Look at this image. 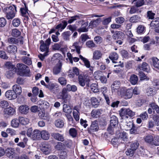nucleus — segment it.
I'll list each match as a JSON object with an SVG mask.
<instances>
[{
  "label": "nucleus",
  "instance_id": "f257e3e1",
  "mask_svg": "<svg viewBox=\"0 0 159 159\" xmlns=\"http://www.w3.org/2000/svg\"><path fill=\"white\" fill-rule=\"evenodd\" d=\"M3 11L6 14V17L7 19H12L15 15L16 12V7L15 5L7 7L4 8Z\"/></svg>",
  "mask_w": 159,
  "mask_h": 159
},
{
  "label": "nucleus",
  "instance_id": "f03ea898",
  "mask_svg": "<svg viewBox=\"0 0 159 159\" xmlns=\"http://www.w3.org/2000/svg\"><path fill=\"white\" fill-rule=\"evenodd\" d=\"M5 66L8 69L6 74L7 77L11 78L13 77L16 72V68L14 65H13L10 62H7L5 64Z\"/></svg>",
  "mask_w": 159,
  "mask_h": 159
},
{
  "label": "nucleus",
  "instance_id": "7ed1b4c3",
  "mask_svg": "<svg viewBox=\"0 0 159 159\" xmlns=\"http://www.w3.org/2000/svg\"><path fill=\"white\" fill-rule=\"evenodd\" d=\"M120 95L125 99H128L131 98L133 96L132 89H127L125 88H121L118 91Z\"/></svg>",
  "mask_w": 159,
  "mask_h": 159
},
{
  "label": "nucleus",
  "instance_id": "20e7f679",
  "mask_svg": "<svg viewBox=\"0 0 159 159\" xmlns=\"http://www.w3.org/2000/svg\"><path fill=\"white\" fill-rule=\"evenodd\" d=\"M16 67L18 70V73L21 76H23L27 74H28L30 70L28 67L22 63H18L16 65Z\"/></svg>",
  "mask_w": 159,
  "mask_h": 159
},
{
  "label": "nucleus",
  "instance_id": "39448f33",
  "mask_svg": "<svg viewBox=\"0 0 159 159\" xmlns=\"http://www.w3.org/2000/svg\"><path fill=\"white\" fill-rule=\"evenodd\" d=\"M110 126L108 128L107 130L109 133L112 134H113V127H116L118 124L117 118L115 116H112L111 118Z\"/></svg>",
  "mask_w": 159,
  "mask_h": 159
},
{
  "label": "nucleus",
  "instance_id": "423d86ee",
  "mask_svg": "<svg viewBox=\"0 0 159 159\" xmlns=\"http://www.w3.org/2000/svg\"><path fill=\"white\" fill-rule=\"evenodd\" d=\"M119 112L120 116L123 117V118H128V117L126 115L131 117L135 115V113L129 109L122 108L119 111Z\"/></svg>",
  "mask_w": 159,
  "mask_h": 159
},
{
  "label": "nucleus",
  "instance_id": "0eeeda50",
  "mask_svg": "<svg viewBox=\"0 0 159 159\" xmlns=\"http://www.w3.org/2000/svg\"><path fill=\"white\" fill-rule=\"evenodd\" d=\"M78 83L81 86L84 87L85 84L87 86H89V82L90 81L89 77L87 76L84 78L81 75H80L78 76Z\"/></svg>",
  "mask_w": 159,
  "mask_h": 159
},
{
  "label": "nucleus",
  "instance_id": "6e6552de",
  "mask_svg": "<svg viewBox=\"0 0 159 159\" xmlns=\"http://www.w3.org/2000/svg\"><path fill=\"white\" fill-rule=\"evenodd\" d=\"M46 87L48 88L50 92L54 94H56L59 91V88L56 83H51L47 84Z\"/></svg>",
  "mask_w": 159,
  "mask_h": 159
},
{
  "label": "nucleus",
  "instance_id": "1a4fd4ad",
  "mask_svg": "<svg viewBox=\"0 0 159 159\" xmlns=\"http://www.w3.org/2000/svg\"><path fill=\"white\" fill-rule=\"evenodd\" d=\"M98 129V122L97 120H95L92 121L90 127L88 129V132L89 133H91L92 132L97 131Z\"/></svg>",
  "mask_w": 159,
  "mask_h": 159
},
{
  "label": "nucleus",
  "instance_id": "9d476101",
  "mask_svg": "<svg viewBox=\"0 0 159 159\" xmlns=\"http://www.w3.org/2000/svg\"><path fill=\"white\" fill-rule=\"evenodd\" d=\"M16 112L15 109L11 106L4 109L3 111V114L6 116H12Z\"/></svg>",
  "mask_w": 159,
  "mask_h": 159
},
{
  "label": "nucleus",
  "instance_id": "9b49d317",
  "mask_svg": "<svg viewBox=\"0 0 159 159\" xmlns=\"http://www.w3.org/2000/svg\"><path fill=\"white\" fill-rule=\"evenodd\" d=\"M66 90L63 89L62 91V99L64 102L65 103H69L70 100L71 96L70 95L65 92Z\"/></svg>",
  "mask_w": 159,
  "mask_h": 159
},
{
  "label": "nucleus",
  "instance_id": "f8f14e48",
  "mask_svg": "<svg viewBox=\"0 0 159 159\" xmlns=\"http://www.w3.org/2000/svg\"><path fill=\"white\" fill-rule=\"evenodd\" d=\"M41 150L46 155L49 154L51 151V146L48 144H43L41 148Z\"/></svg>",
  "mask_w": 159,
  "mask_h": 159
},
{
  "label": "nucleus",
  "instance_id": "ddd939ff",
  "mask_svg": "<svg viewBox=\"0 0 159 159\" xmlns=\"http://www.w3.org/2000/svg\"><path fill=\"white\" fill-rule=\"evenodd\" d=\"M120 83L119 81H114L111 84V87L112 92H115L119 90L120 86Z\"/></svg>",
  "mask_w": 159,
  "mask_h": 159
},
{
  "label": "nucleus",
  "instance_id": "4468645a",
  "mask_svg": "<svg viewBox=\"0 0 159 159\" xmlns=\"http://www.w3.org/2000/svg\"><path fill=\"white\" fill-rule=\"evenodd\" d=\"M5 96L7 98L10 100L14 99L17 98L16 94L12 90H9L7 91L5 93Z\"/></svg>",
  "mask_w": 159,
  "mask_h": 159
},
{
  "label": "nucleus",
  "instance_id": "2eb2a0df",
  "mask_svg": "<svg viewBox=\"0 0 159 159\" xmlns=\"http://www.w3.org/2000/svg\"><path fill=\"white\" fill-rule=\"evenodd\" d=\"M62 63L60 61L57 64L56 66L53 69V73L54 74L57 75L60 73L61 70Z\"/></svg>",
  "mask_w": 159,
  "mask_h": 159
},
{
  "label": "nucleus",
  "instance_id": "dca6fc26",
  "mask_svg": "<svg viewBox=\"0 0 159 159\" xmlns=\"http://www.w3.org/2000/svg\"><path fill=\"white\" fill-rule=\"evenodd\" d=\"M51 135L54 139L58 141L63 142L65 140L63 135L59 133H53Z\"/></svg>",
  "mask_w": 159,
  "mask_h": 159
},
{
  "label": "nucleus",
  "instance_id": "f3484780",
  "mask_svg": "<svg viewBox=\"0 0 159 159\" xmlns=\"http://www.w3.org/2000/svg\"><path fill=\"white\" fill-rule=\"evenodd\" d=\"M19 109L21 113L25 114L29 112L30 108L28 106L23 105L20 106Z\"/></svg>",
  "mask_w": 159,
  "mask_h": 159
},
{
  "label": "nucleus",
  "instance_id": "a211bd4d",
  "mask_svg": "<svg viewBox=\"0 0 159 159\" xmlns=\"http://www.w3.org/2000/svg\"><path fill=\"white\" fill-rule=\"evenodd\" d=\"M17 47L14 45H9L7 47V51L10 53L14 54L17 52Z\"/></svg>",
  "mask_w": 159,
  "mask_h": 159
},
{
  "label": "nucleus",
  "instance_id": "6ab92c4d",
  "mask_svg": "<svg viewBox=\"0 0 159 159\" xmlns=\"http://www.w3.org/2000/svg\"><path fill=\"white\" fill-rule=\"evenodd\" d=\"M13 91L16 94V96L17 95H20L22 92V89L21 87L17 84L14 85L13 86Z\"/></svg>",
  "mask_w": 159,
  "mask_h": 159
},
{
  "label": "nucleus",
  "instance_id": "aec40b11",
  "mask_svg": "<svg viewBox=\"0 0 159 159\" xmlns=\"http://www.w3.org/2000/svg\"><path fill=\"white\" fill-rule=\"evenodd\" d=\"M102 92L106 100V102L108 105L110 104V100L109 97L107 94V89L106 87H103L102 88Z\"/></svg>",
  "mask_w": 159,
  "mask_h": 159
},
{
  "label": "nucleus",
  "instance_id": "412c9836",
  "mask_svg": "<svg viewBox=\"0 0 159 159\" xmlns=\"http://www.w3.org/2000/svg\"><path fill=\"white\" fill-rule=\"evenodd\" d=\"M41 131L38 130H35L32 132L31 138L34 139H39L41 138Z\"/></svg>",
  "mask_w": 159,
  "mask_h": 159
},
{
  "label": "nucleus",
  "instance_id": "4be33fe9",
  "mask_svg": "<svg viewBox=\"0 0 159 159\" xmlns=\"http://www.w3.org/2000/svg\"><path fill=\"white\" fill-rule=\"evenodd\" d=\"M25 7L21 8L20 11L22 16H25L27 19L28 18V15L29 13L28 12V9L25 3H24Z\"/></svg>",
  "mask_w": 159,
  "mask_h": 159
},
{
  "label": "nucleus",
  "instance_id": "5701e85b",
  "mask_svg": "<svg viewBox=\"0 0 159 159\" xmlns=\"http://www.w3.org/2000/svg\"><path fill=\"white\" fill-rule=\"evenodd\" d=\"M41 138L44 140H48L50 137V134L48 132L45 130H42L41 131Z\"/></svg>",
  "mask_w": 159,
  "mask_h": 159
},
{
  "label": "nucleus",
  "instance_id": "b1692460",
  "mask_svg": "<svg viewBox=\"0 0 159 159\" xmlns=\"http://www.w3.org/2000/svg\"><path fill=\"white\" fill-rule=\"evenodd\" d=\"M102 54L99 50H96L93 53V59L95 60H98L102 57Z\"/></svg>",
  "mask_w": 159,
  "mask_h": 159
},
{
  "label": "nucleus",
  "instance_id": "393cba45",
  "mask_svg": "<svg viewBox=\"0 0 159 159\" xmlns=\"http://www.w3.org/2000/svg\"><path fill=\"white\" fill-rule=\"evenodd\" d=\"M88 25V22H86L82 24L81 27L78 30V31L79 32H87L88 31L87 26Z\"/></svg>",
  "mask_w": 159,
  "mask_h": 159
},
{
  "label": "nucleus",
  "instance_id": "a878e982",
  "mask_svg": "<svg viewBox=\"0 0 159 159\" xmlns=\"http://www.w3.org/2000/svg\"><path fill=\"white\" fill-rule=\"evenodd\" d=\"M118 54L115 52L111 53L109 57V58L112 61L113 63L116 62L115 61L118 59Z\"/></svg>",
  "mask_w": 159,
  "mask_h": 159
},
{
  "label": "nucleus",
  "instance_id": "bb28decb",
  "mask_svg": "<svg viewBox=\"0 0 159 159\" xmlns=\"http://www.w3.org/2000/svg\"><path fill=\"white\" fill-rule=\"evenodd\" d=\"M150 25L152 28L159 26V18L154 19L151 22Z\"/></svg>",
  "mask_w": 159,
  "mask_h": 159
},
{
  "label": "nucleus",
  "instance_id": "cd10ccee",
  "mask_svg": "<svg viewBox=\"0 0 159 159\" xmlns=\"http://www.w3.org/2000/svg\"><path fill=\"white\" fill-rule=\"evenodd\" d=\"M49 46L48 45H46L44 43H43L41 45L40 49L42 52H45L44 53H47L48 54L49 52Z\"/></svg>",
  "mask_w": 159,
  "mask_h": 159
},
{
  "label": "nucleus",
  "instance_id": "c85d7f7f",
  "mask_svg": "<svg viewBox=\"0 0 159 159\" xmlns=\"http://www.w3.org/2000/svg\"><path fill=\"white\" fill-rule=\"evenodd\" d=\"M63 111L68 114H70L72 112V109L67 104H64L63 105Z\"/></svg>",
  "mask_w": 159,
  "mask_h": 159
},
{
  "label": "nucleus",
  "instance_id": "c756f323",
  "mask_svg": "<svg viewBox=\"0 0 159 159\" xmlns=\"http://www.w3.org/2000/svg\"><path fill=\"white\" fill-rule=\"evenodd\" d=\"M98 19H97L95 20L91 21L89 24V27L91 29L96 27L98 25Z\"/></svg>",
  "mask_w": 159,
  "mask_h": 159
},
{
  "label": "nucleus",
  "instance_id": "7c9ffc66",
  "mask_svg": "<svg viewBox=\"0 0 159 159\" xmlns=\"http://www.w3.org/2000/svg\"><path fill=\"white\" fill-rule=\"evenodd\" d=\"M138 81V78L137 75H133L130 76V81L131 83L133 84H136Z\"/></svg>",
  "mask_w": 159,
  "mask_h": 159
},
{
  "label": "nucleus",
  "instance_id": "2f4dec72",
  "mask_svg": "<svg viewBox=\"0 0 159 159\" xmlns=\"http://www.w3.org/2000/svg\"><path fill=\"white\" fill-rule=\"evenodd\" d=\"M141 19L140 17L138 15H134L130 19V21L133 23H136L139 21Z\"/></svg>",
  "mask_w": 159,
  "mask_h": 159
},
{
  "label": "nucleus",
  "instance_id": "473e14b6",
  "mask_svg": "<svg viewBox=\"0 0 159 159\" xmlns=\"http://www.w3.org/2000/svg\"><path fill=\"white\" fill-rule=\"evenodd\" d=\"M71 33L70 31H67L63 32L62 34V36L63 39L65 40H69Z\"/></svg>",
  "mask_w": 159,
  "mask_h": 159
},
{
  "label": "nucleus",
  "instance_id": "72a5a7b5",
  "mask_svg": "<svg viewBox=\"0 0 159 159\" xmlns=\"http://www.w3.org/2000/svg\"><path fill=\"white\" fill-rule=\"evenodd\" d=\"M101 113L99 110H93L91 113L92 116L93 118H97L99 117Z\"/></svg>",
  "mask_w": 159,
  "mask_h": 159
},
{
  "label": "nucleus",
  "instance_id": "f704fd0d",
  "mask_svg": "<svg viewBox=\"0 0 159 159\" xmlns=\"http://www.w3.org/2000/svg\"><path fill=\"white\" fill-rule=\"evenodd\" d=\"M133 2L138 7L142 6L144 3V0H133Z\"/></svg>",
  "mask_w": 159,
  "mask_h": 159
},
{
  "label": "nucleus",
  "instance_id": "c9c22d12",
  "mask_svg": "<svg viewBox=\"0 0 159 159\" xmlns=\"http://www.w3.org/2000/svg\"><path fill=\"white\" fill-rule=\"evenodd\" d=\"M22 61L25 63L29 65L32 64L31 59L28 57L26 56H24L22 57Z\"/></svg>",
  "mask_w": 159,
  "mask_h": 159
},
{
  "label": "nucleus",
  "instance_id": "e433bc0d",
  "mask_svg": "<svg viewBox=\"0 0 159 159\" xmlns=\"http://www.w3.org/2000/svg\"><path fill=\"white\" fill-rule=\"evenodd\" d=\"M152 64L154 67L159 69V60L156 57L152 58Z\"/></svg>",
  "mask_w": 159,
  "mask_h": 159
},
{
  "label": "nucleus",
  "instance_id": "4c0bfd02",
  "mask_svg": "<svg viewBox=\"0 0 159 159\" xmlns=\"http://www.w3.org/2000/svg\"><path fill=\"white\" fill-rule=\"evenodd\" d=\"M149 67L148 64L146 62H143L142 65L139 66L140 70L148 72V70Z\"/></svg>",
  "mask_w": 159,
  "mask_h": 159
},
{
  "label": "nucleus",
  "instance_id": "58836bf2",
  "mask_svg": "<svg viewBox=\"0 0 159 159\" xmlns=\"http://www.w3.org/2000/svg\"><path fill=\"white\" fill-rule=\"evenodd\" d=\"M20 121L19 119H13L11 122V126L13 127H17L18 126Z\"/></svg>",
  "mask_w": 159,
  "mask_h": 159
},
{
  "label": "nucleus",
  "instance_id": "ea45409f",
  "mask_svg": "<svg viewBox=\"0 0 159 159\" xmlns=\"http://www.w3.org/2000/svg\"><path fill=\"white\" fill-rule=\"evenodd\" d=\"M147 95L149 96H152L155 93V89L152 87L148 88L146 90Z\"/></svg>",
  "mask_w": 159,
  "mask_h": 159
},
{
  "label": "nucleus",
  "instance_id": "a19ab883",
  "mask_svg": "<svg viewBox=\"0 0 159 159\" xmlns=\"http://www.w3.org/2000/svg\"><path fill=\"white\" fill-rule=\"evenodd\" d=\"M119 139L122 140L123 141H127L128 139L127 134L124 132L120 133Z\"/></svg>",
  "mask_w": 159,
  "mask_h": 159
},
{
  "label": "nucleus",
  "instance_id": "79ce46f5",
  "mask_svg": "<svg viewBox=\"0 0 159 159\" xmlns=\"http://www.w3.org/2000/svg\"><path fill=\"white\" fill-rule=\"evenodd\" d=\"M55 125L56 126L59 128H62L64 125L63 121L60 119H58L55 122Z\"/></svg>",
  "mask_w": 159,
  "mask_h": 159
},
{
  "label": "nucleus",
  "instance_id": "37998d69",
  "mask_svg": "<svg viewBox=\"0 0 159 159\" xmlns=\"http://www.w3.org/2000/svg\"><path fill=\"white\" fill-rule=\"evenodd\" d=\"M86 45L87 47L90 48H92L96 47V45L93 40L88 41L86 42Z\"/></svg>",
  "mask_w": 159,
  "mask_h": 159
},
{
  "label": "nucleus",
  "instance_id": "c03bdc74",
  "mask_svg": "<svg viewBox=\"0 0 159 159\" xmlns=\"http://www.w3.org/2000/svg\"><path fill=\"white\" fill-rule=\"evenodd\" d=\"M58 81V82L62 86H65L67 84V80L66 78L64 77H59Z\"/></svg>",
  "mask_w": 159,
  "mask_h": 159
},
{
  "label": "nucleus",
  "instance_id": "a18cd8bd",
  "mask_svg": "<svg viewBox=\"0 0 159 159\" xmlns=\"http://www.w3.org/2000/svg\"><path fill=\"white\" fill-rule=\"evenodd\" d=\"M92 104L95 107H96L99 105V102L95 97H92L91 99Z\"/></svg>",
  "mask_w": 159,
  "mask_h": 159
},
{
  "label": "nucleus",
  "instance_id": "49530a36",
  "mask_svg": "<svg viewBox=\"0 0 159 159\" xmlns=\"http://www.w3.org/2000/svg\"><path fill=\"white\" fill-rule=\"evenodd\" d=\"M98 84L96 83L92 84L90 86L91 90L94 93H97L99 91L98 88Z\"/></svg>",
  "mask_w": 159,
  "mask_h": 159
},
{
  "label": "nucleus",
  "instance_id": "de8ad7c7",
  "mask_svg": "<svg viewBox=\"0 0 159 159\" xmlns=\"http://www.w3.org/2000/svg\"><path fill=\"white\" fill-rule=\"evenodd\" d=\"M11 34L12 36L17 37L20 35V32L17 29H15L12 30Z\"/></svg>",
  "mask_w": 159,
  "mask_h": 159
},
{
  "label": "nucleus",
  "instance_id": "09e8293b",
  "mask_svg": "<svg viewBox=\"0 0 159 159\" xmlns=\"http://www.w3.org/2000/svg\"><path fill=\"white\" fill-rule=\"evenodd\" d=\"M123 34V33L121 32H117L113 34V38L115 39L119 38L121 39Z\"/></svg>",
  "mask_w": 159,
  "mask_h": 159
},
{
  "label": "nucleus",
  "instance_id": "8fccbe9b",
  "mask_svg": "<svg viewBox=\"0 0 159 159\" xmlns=\"http://www.w3.org/2000/svg\"><path fill=\"white\" fill-rule=\"evenodd\" d=\"M78 43H79L77 42H75L73 44L72 47L75 48L76 49V52L78 54H79L80 53V50L81 47L80 46H79Z\"/></svg>",
  "mask_w": 159,
  "mask_h": 159
},
{
  "label": "nucleus",
  "instance_id": "3c124183",
  "mask_svg": "<svg viewBox=\"0 0 159 159\" xmlns=\"http://www.w3.org/2000/svg\"><path fill=\"white\" fill-rule=\"evenodd\" d=\"M7 42L10 44H17L18 43L19 41L17 39L11 37L8 39Z\"/></svg>",
  "mask_w": 159,
  "mask_h": 159
},
{
  "label": "nucleus",
  "instance_id": "603ef678",
  "mask_svg": "<svg viewBox=\"0 0 159 159\" xmlns=\"http://www.w3.org/2000/svg\"><path fill=\"white\" fill-rule=\"evenodd\" d=\"M20 23V20L19 19L15 18L12 21V24L14 26L17 27L19 25Z\"/></svg>",
  "mask_w": 159,
  "mask_h": 159
},
{
  "label": "nucleus",
  "instance_id": "864d4df0",
  "mask_svg": "<svg viewBox=\"0 0 159 159\" xmlns=\"http://www.w3.org/2000/svg\"><path fill=\"white\" fill-rule=\"evenodd\" d=\"M20 122L23 125H26L28 124L29 121L27 118H25L23 117H20L19 118Z\"/></svg>",
  "mask_w": 159,
  "mask_h": 159
},
{
  "label": "nucleus",
  "instance_id": "5fc2aeb1",
  "mask_svg": "<svg viewBox=\"0 0 159 159\" xmlns=\"http://www.w3.org/2000/svg\"><path fill=\"white\" fill-rule=\"evenodd\" d=\"M145 27L142 25H139L137 29V32L138 34H141L144 32Z\"/></svg>",
  "mask_w": 159,
  "mask_h": 159
},
{
  "label": "nucleus",
  "instance_id": "6e6d98bb",
  "mask_svg": "<svg viewBox=\"0 0 159 159\" xmlns=\"http://www.w3.org/2000/svg\"><path fill=\"white\" fill-rule=\"evenodd\" d=\"M69 133L70 135L73 137H75L77 134L76 130L74 128H71L70 129Z\"/></svg>",
  "mask_w": 159,
  "mask_h": 159
},
{
  "label": "nucleus",
  "instance_id": "4d7b16f0",
  "mask_svg": "<svg viewBox=\"0 0 159 159\" xmlns=\"http://www.w3.org/2000/svg\"><path fill=\"white\" fill-rule=\"evenodd\" d=\"M0 104L1 107L4 109L7 108L9 106L8 102L5 100L1 101L0 102Z\"/></svg>",
  "mask_w": 159,
  "mask_h": 159
},
{
  "label": "nucleus",
  "instance_id": "13d9d810",
  "mask_svg": "<svg viewBox=\"0 0 159 159\" xmlns=\"http://www.w3.org/2000/svg\"><path fill=\"white\" fill-rule=\"evenodd\" d=\"M145 141L148 143H151L153 141V137L152 135H148L144 138Z\"/></svg>",
  "mask_w": 159,
  "mask_h": 159
},
{
  "label": "nucleus",
  "instance_id": "bf43d9fd",
  "mask_svg": "<svg viewBox=\"0 0 159 159\" xmlns=\"http://www.w3.org/2000/svg\"><path fill=\"white\" fill-rule=\"evenodd\" d=\"M121 54L123 57L126 59L128 58L129 57L128 52L125 50H122L121 52Z\"/></svg>",
  "mask_w": 159,
  "mask_h": 159
},
{
  "label": "nucleus",
  "instance_id": "052dcab7",
  "mask_svg": "<svg viewBox=\"0 0 159 159\" xmlns=\"http://www.w3.org/2000/svg\"><path fill=\"white\" fill-rule=\"evenodd\" d=\"M155 14L152 12V11H148L147 13V17L149 19H154Z\"/></svg>",
  "mask_w": 159,
  "mask_h": 159
},
{
  "label": "nucleus",
  "instance_id": "680f3d73",
  "mask_svg": "<svg viewBox=\"0 0 159 159\" xmlns=\"http://www.w3.org/2000/svg\"><path fill=\"white\" fill-rule=\"evenodd\" d=\"M125 19L122 17H118L116 18L115 19L116 22L119 24L123 23L125 21Z\"/></svg>",
  "mask_w": 159,
  "mask_h": 159
},
{
  "label": "nucleus",
  "instance_id": "e2e57ef3",
  "mask_svg": "<svg viewBox=\"0 0 159 159\" xmlns=\"http://www.w3.org/2000/svg\"><path fill=\"white\" fill-rule=\"evenodd\" d=\"M139 145V144L137 142L132 143L130 145L131 148L135 151L138 148Z\"/></svg>",
  "mask_w": 159,
  "mask_h": 159
},
{
  "label": "nucleus",
  "instance_id": "0e129e2a",
  "mask_svg": "<svg viewBox=\"0 0 159 159\" xmlns=\"http://www.w3.org/2000/svg\"><path fill=\"white\" fill-rule=\"evenodd\" d=\"M94 41L96 43H100L102 42V38L99 36H96L94 38Z\"/></svg>",
  "mask_w": 159,
  "mask_h": 159
},
{
  "label": "nucleus",
  "instance_id": "69168bd1",
  "mask_svg": "<svg viewBox=\"0 0 159 159\" xmlns=\"http://www.w3.org/2000/svg\"><path fill=\"white\" fill-rule=\"evenodd\" d=\"M134 151L131 148L128 149L126 152V155L130 157H132L134 155Z\"/></svg>",
  "mask_w": 159,
  "mask_h": 159
},
{
  "label": "nucleus",
  "instance_id": "338daca9",
  "mask_svg": "<svg viewBox=\"0 0 159 159\" xmlns=\"http://www.w3.org/2000/svg\"><path fill=\"white\" fill-rule=\"evenodd\" d=\"M102 74V71L98 70L96 71L94 73V76L96 79H99L100 77L101 76Z\"/></svg>",
  "mask_w": 159,
  "mask_h": 159
},
{
  "label": "nucleus",
  "instance_id": "774afa93",
  "mask_svg": "<svg viewBox=\"0 0 159 159\" xmlns=\"http://www.w3.org/2000/svg\"><path fill=\"white\" fill-rule=\"evenodd\" d=\"M67 157V154L66 152L65 151H62L61 152L59 157L60 159H65Z\"/></svg>",
  "mask_w": 159,
  "mask_h": 159
}]
</instances>
